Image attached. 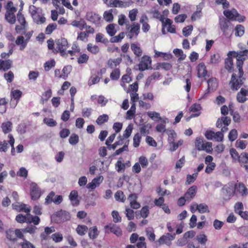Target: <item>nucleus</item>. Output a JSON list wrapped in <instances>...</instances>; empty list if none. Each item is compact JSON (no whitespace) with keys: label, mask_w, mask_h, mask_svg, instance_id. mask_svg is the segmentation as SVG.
<instances>
[{"label":"nucleus","mask_w":248,"mask_h":248,"mask_svg":"<svg viewBox=\"0 0 248 248\" xmlns=\"http://www.w3.org/2000/svg\"><path fill=\"white\" fill-rule=\"evenodd\" d=\"M230 154L232 159V162L239 163L240 166L248 172V153L243 152L239 155L235 149L232 148L230 149Z\"/></svg>","instance_id":"obj_1"},{"label":"nucleus","mask_w":248,"mask_h":248,"mask_svg":"<svg viewBox=\"0 0 248 248\" xmlns=\"http://www.w3.org/2000/svg\"><path fill=\"white\" fill-rule=\"evenodd\" d=\"M232 53L233 57L236 59V66L240 71V74H243V66L244 62L246 60L248 57V49H246L243 51H239V52L232 51L230 52Z\"/></svg>","instance_id":"obj_2"},{"label":"nucleus","mask_w":248,"mask_h":248,"mask_svg":"<svg viewBox=\"0 0 248 248\" xmlns=\"http://www.w3.org/2000/svg\"><path fill=\"white\" fill-rule=\"evenodd\" d=\"M243 74L241 75L240 71H238L237 76L234 73L232 75L229 85L232 90H238L243 85V80L245 79L243 78Z\"/></svg>","instance_id":"obj_3"},{"label":"nucleus","mask_w":248,"mask_h":248,"mask_svg":"<svg viewBox=\"0 0 248 248\" xmlns=\"http://www.w3.org/2000/svg\"><path fill=\"white\" fill-rule=\"evenodd\" d=\"M223 14L228 19L231 20H237L239 22H242L245 19V17L240 15L235 9H232L231 10H224Z\"/></svg>","instance_id":"obj_4"},{"label":"nucleus","mask_w":248,"mask_h":248,"mask_svg":"<svg viewBox=\"0 0 248 248\" xmlns=\"http://www.w3.org/2000/svg\"><path fill=\"white\" fill-rule=\"evenodd\" d=\"M68 47L67 41L66 39L62 38L56 41V48L53 50L54 53L60 52L62 56L66 54V50Z\"/></svg>","instance_id":"obj_5"},{"label":"nucleus","mask_w":248,"mask_h":248,"mask_svg":"<svg viewBox=\"0 0 248 248\" xmlns=\"http://www.w3.org/2000/svg\"><path fill=\"white\" fill-rule=\"evenodd\" d=\"M219 26L225 36L228 35L232 31L233 28L231 27V22L226 18H223L220 20Z\"/></svg>","instance_id":"obj_6"},{"label":"nucleus","mask_w":248,"mask_h":248,"mask_svg":"<svg viewBox=\"0 0 248 248\" xmlns=\"http://www.w3.org/2000/svg\"><path fill=\"white\" fill-rule=\"evenodd\" d=\"M152 60L150 57L144 55L138 65L139 69L140 71H143L151 67Z\"/></svg>","instance_id":"obj_7"},{"label":"nucleus","mask_w":248,"mask_h":248,"mask_svg":"<svg viewBox=\"0 0 248 248\" xmlns=\"http://www.w3.org/2000/svg\"><path fill=\"white\" fill-rule=\"evenodd\" d=\"M175 238V233L170 234V233H167L165 235L161 236L156 243H158V245L165 244L170 246L171 244V241L174 239Z\"/></svg>","instance_id":"obj_8"},{"label":"nucleus","mask_w":248,"mask_h":248,"mask_svg":"<svg viewBox=\"0 0 248 248\" xmlns=\"http://www.w3.org/2000/svg\"><path fill=\"white\" fill-rule=\"evenodd\" d=\"M106 233H108L109 232L113 233L117 236L122 235V231L118 226L115 224H109L105 226Z\"/></svg>","instance_id":"obj_9"},{"label":"nucleus","mask_w":248,"mask_h":248,"mask_svg":"<svg viewBox=\"0 0 248 248\" xmlns=\"http://www.w3.org/2000/svg\"><path fill=\"white\" fill-rule=\"evenodd\" d=\"M41 195V190L37 185L35 183H31L30 191L31 200L35 201L38 199L40 197Z\"/></svg>","instance_id":"obj_10"},{"label":"nucleus","mask_w":248,"mask_h":248,"mask_svg":"<svg viewBox=\"0 0 248 248\" xmlns=\"http://www.w3.org/2000/svg\"><path fill=\"white\" fill-rule=\"evenodd\" d=\"M197 76L199 78H203L206 79L208 76V71L205 63L203 62L199 63L196 67Z\"/></svg>","instance_id":"obj_11"},{"label":"nucleus","mask_w":248,"mask_h":248,"mask_svg":"<svg viewBox=\"0 0 248 248\" xmlns=\"http://www.w3.org/2000/svg\"><path fill=\"white\" fill-rule=\"evenodd\" d=\"M236 100L241 103H243L248 100V90L242 88L237 93Z\"/></svg>","instance_id":"obj_12"},{"label":"nucleus","mask_w":248,"mask_h":248,"mask_svg":"<svg viewBox=\"0 0 248 248\" xmlns=\"http://www.w3.org/2000/svg\"><path fill=\"white\" fill-rule=\"evenodd\" d=\"M140 25L138 23H134L131 26L130 31L126 32V34L129 39H132L133 37L138 36L140 32Z\"/></svg>","instance_id":"obj_13"},{"label":"nucleus","mask_w":248,"mask_h":248,"mask_svg":"<svg viewBox=\"0 0 248 248\" xmlns=\"http://www.w3.org/2000/svg\"><path fill=\"white\" fill-rule=\"evenodd\" d=\"M197 191V187L196 186H192L189 187L185 193L184 196L187 202L190 201L196 196Z\"/></svg>","instance_id":"obj_14"},{"label":"nucleus","mask_w":248,"mask_h":248,"mask_svg":"<svg viewBox=\"0 0 248 248\" xmlns=\"http://www.w3.org/2000/svg\"><path fill=\"white\" fill-rule=\"evenodd\" d=\"M12 206L14 209L18 212H24L26 213H30L31 212L30 207L24 203H17L13 204Z\"/></svg>","instance_id":"obj_15"},{"label":"nucleus","mask_w":248,"mask_h":248,"mask_svg":"<svg viewBox=\"0 0 248 248\" xmlns=\"http://www.w3.org/2000/svg\"><path fill=\"white\" fill-rule=\"evenodd\" d=\"M13 62L10 60H0V71L6 72L12 66Z\"/></svg>","instance_id":"obj_16"},{"label":"nucleus","mask_w":248,"mask_h":248,"mask_svg":"<svg viewBox=\"0 0 248 248\" xmlns=\"http://www.w3.org/2000/svg\"><path fill=\"white\" fill-rule=\"evenodd\" d=\"M231 122V119L230 117L228 116H223L221 118H218L216 123V126L217 128H221L224 125L225 126H228Z\"/></svg>","instance_id":"obj_17"},{"label":"nucleus","mask_w":248,"mask_h":248,"mask_svg":"<svg viewBox=\"0 0 248 248\" xmlns=\"http://www.w3.org/2000/svg\"><path fill=\"white\" fill-rule=\"evenodd\" d=\"M86 18L88 21L93 23L98 24L100 22L101 18L98 14L91 12L87 13Z\"/></svg>","instance_id":"obj_18"},{"label":"nucleus","mask_w":248,"mask_h":248,"mask_svg":"<svg viewBox=\"0 0 248 248\" xmlns=\"http://www.w3.org/2000/svg\"><path fill=\"white\" fill-rule=\"evenodd\" d=\"M234 187L242 196H246L248 194V189L242 182L235 184Z\"/></svg>","instance_id":"obj_19"},{"label":"nucleus","mask_w":248,"mask_h":248,"mask_svg":"<svg viewBox=\"0 0 248 248\" xmlns=\"http://www.w3.org/2000/svg\"><path fill=\"white\" fill-rule=\"evenodd\" d=\"M69 200L73 206H78L79 204V201L78 199V193L77 190H72L69 196Z\"/></svg>","instance_id":"obj_20"},{"label":"nucleus","mask_w":248,"mask_h":248,"mask_svg":"<svg viewBox=\"0 0 248 248\" xmlns=\"http://www.w3.org/2000/svg\"><path fill=\"white\" fill-rule=\"evenodd\" d=\"M202 107L199 104L195 103L193 104L189 108V111L195 113L191 115L190 117H196L200 115L201 114V109Z\"/></svg>","instance_id":"obj_21"},{"label":"nucleus","mask_w":248,"mask_h":248,"mask_svg":"<svg viewBox=\"0 0 248 248\" xmlns=\"http://www.w3.org/2000/svg\"><path fill=\"white\" fill-rule=\"evenodd\" d=\"M57 216L59 218L61 221L64 222L70 220L71 217L70 214L65 211L61 210L57 213Z\"/></svg>","instance_id":"obj_22"},{"label":"nucleus","mask_w":248,"mask_h":248,"mask_svg":"<svg viewBox=\"0 0 248 248\" xmlns=\"http://www.w3.org/2000/svg\"><path fill=\"white\" fill-rule=\"evenodd\" d=\"M55 232L53 227H46L45 228V231L40 234V238L42 240H46L48 238V235Z\"/></svg>","instance_id":"obj_23"},{"label":"nucleus","mask_w":248,"mask_h":248,"mask_svg":"<svg viewBox=\"0 0 248 248\" xmlns=\"http://www.w3.org/2000/svg\"><path fill=\"white\" fill-rule=\"evenodd\" d=\"M1 128L2 129V132L5 134H6L10 133L12 131L13 128V124L12 122L10 121L3 122L1 124Z\"/></svg>","instance_id":"obj_24"},{"label":"nucleus","mask_w":248,"mask_h":248,"mask_svg":"<svg viewBox=\"0 0 248 248\" xmlns=\"http://www.w3.org/2000/svg\"><path fill=\"white\" fill-rule=\"evenodd\" d=\"M208 89L210 91H215L218 86V82L216 78H211L207 80Z\"/></svg>","instance_id":"obj_25"},{"label":"nucleus","mask_w":248,"mask_h":248,"mask_svg":"<svg viewBox=\"0 0 248 248\" xmlns=\"http://www.w3.org/2000/svg\"><path fill=\"white\" fill-rule=\"evenodd\" d=\"M225 68L230 73L233 71V63L232 58L230 56L225 60Z\"/></svg>","instance_id":"obj_26"},{"label":"nucleus","mask_w":248,"mask_h":248,"mask_svg":"<svg viewBox=\"0 0 248 248\" xmlns=\"http://www.w3.org/2000/svg\"><path fill=\"white\" fill-rule=\"evenodd\" d=\"M121 58H116L114 59H109L108 61V65L109 68L110 69L117 68V66H118L121 62Z\"/></svg>","instance_id":"obj_27"},{"label":"nucleus","mask_w":248,"mask_h":248,"mask_svg":"<svg viewBox=\"0 0 248 248\" xmlns=\"http://www.w3.org/2000/svg\"><path fill=\"white\" fill-rule=\"evenodd\" d=\"M131 49L137 57L139 58L142 55V50L137 44H131Z\"/></svg>","instance_id":"obj_28"},{"label":"nucleus","mask_w":248,"mask_h":248,"mask_svg":"<svg viewBox=\"0 0 248 248\" xmlns=\"http://www.w3.org/2000/svg\"><path fill=\"white\" fill-rule=\"evenodd\" d=\"M87 50L92 54L96 55L100 51V48L97 45L89 43L87 45Z\"/></svg>","instance_id":"obj_29"},{"label":"nucleus","mask_w":248,"mask_h":248,"mask_svg":"<svg viewBox=\"0 0 248 248\" xmlns=\"http://www.w3.org/2000/svg\"><path fill=\"white\" fill-rule=\"evenodd\" d=\"M118 24L120 26H123L124 24L126 25L127 30H129L130 25L128 20L127 19L126 16L124 15H120L118 18Z\"/></svg>","instance_id":"obj_30"},{"label":"nucleus","mask_w":248,"mask_h":248,"mask_svg":"<svg viewBox=\"0 0 248 248\" xmlns=\"http://www.w3.org/2000/svg\"><path fill=\"white\" fill-rule=\"evenodd\" d=\"M161 120L162 123L157 124L155 129L158 132L164 133L166 130L165 124L168 122V119L167 118H165Z\"/></svg>","instance_id":"obj_31"},{"label":"nucleus","mask_w":248,"mask_h":248,"mask_svg":"<svg viewBox=\"0 0 248 248\" xmlns=\"http://www.w3.org/2000/svg\"><path fill=\"white\" fill-rule=\"evenodd\" d=\"M172 65L169 62H158L156 65V69L159 70L160 69H164L165 71H168L171 69Z\"/></svg>","instance_id":"obj_32"},{"label":"nucleus","mask_w":248,"mask_h":248,"mask_svg":"<svg viewBox=\"0 0 248 248\" xmlns=\"http://www.w3.org/2000/svg\"><path fill=\"white\" fill-rule=\"evenodd\" d=\"M52 96V91L51 89H48L46 92H45L43 94L41 99V103L42 104H44Z\"/></svg>","instance_id":"obj_33"},{"label":"nucleus","mask_w":248,"mask_h":248,"mask_svg":"<svg viewBox=\"0 0 248 248\" xmlns=\"http://www.w3.org/2000/svg\"><path fill=\"white\" fill-rule=\"evenodd\" d=\"M6 238L13 242L16 241L15 230L9 229L6 231Z\"/></svg>","instance_id":"obj_34"},{"label":"nucleus","mask_w":248,"mask_h":248,"mask_svg":"<svg viewBox=\"0 0 248 248\" xmlns=\"http://www.w3.org/2000/svg\"><path fill=\"white\" fill-rule=\"evenodd\" d=\"M71 24L74 27L78 28L81 30L85 28V27L86 26V22L82 19H81L79 21L76 20H74L72 21Z\"/></svg>","instance_id":"obj_35"},{"label":"nucleus","mask_w":248,"mask_h":248,"mask_svg":"<svg viewBox=\"0 0 248 248\" xmlns=\"http://www.w3.org/2000/svg\"><path fill=\"white\" fill-rule=\"evenodd\" d=\"M88 234L91 239H95L99 234V232L98 231L96 226L90 228L89 230Z\"/></svg>","instance_id":"obj_36"},{"label":"nucleus","mask_w":248,"mask_h":248,"mask_svg":"<svg viewBox=\"0 0 248 248\" xmlns=\"http://www.w3.org/2000/svg\"><path fill=\"white\" fill-rule=\"evenodd\" d=\"M15 12H6L5 17L6 20L11 24H14L16 22Z\"/></svg>","instance_id":"obj_37"},{"label":"nucleus","mask_w":248,"mask_h":248,"mask_svg":"<svg viewBox=\"0 0 248 248\" xmlns=\"http://www.w3.org/2000/svg\"><path fill=\"white\" fill-rule=\"evenodd\" d=\"M121 75L119 68H115L110 74V78L112 80H117L120 78Z\"/></svg>","instance_id":"obj_38"},{"label":"nucleus","mask_w":248,"mask_h":248,"mask_svg":"<svg viewBox=\"0 0 248 248\" xmlns=\"http://www.w3.org/2000/svg\"><path fill=\"white\" fill-rule=\"evenodd\" d=\"M88 230V228L87 226L84 225H78L76 230L78 235L83 236L85 234Z\"/></svg>","instance_id":"obj_39"},{"label":"nucleus","mask_w":248,"mask_h":248,"mask_svg":"<svg viewBox=\"0 0 248 248\" xmlns=\"http://www.w3.org/2000/svg\"><path fill=\"white\" fill-rule=\"evenodd\" d=\"M101 78L98 75L94 74L91 76L88 81V85L91 86L93 85L98 83L100 80Z\"/></svg>","instance_id":"obj_40"},{"label":"nucleus","mask_w":248,"mask_h":248,"mask_svg":"<svg viewBox=\"0 0 248 248\" xmlns=\"http://www.w3.org/2000/svg\"><path fill=\"white\" fill-rule=\"evenodd\" d=\"M108 116L107 114H104L98 117L96 120V123L99 125H101L107 122L108 120Z\"/></svg>","instance_id":"obj_41"},{"label":"nucleus","mask_w":248,"mask_h":248,"mask_svg":"<svg viewBox=\"0 0 248 248\" xmlns=\"http://www.w3.org/2000/svg\"><path fill=\"white\" fill-rule=\"evenodd\" d=\"M16 44L17 45H20V49L23 50L27 46V42L26 40H24V38L22 36H18L16 41Z\"/></svg>","instance_id":"obj_42"},{"label":"nucleus","mask_w":248,"mask_h":248,"mask_svg":"<svg viewBox=\"0 0 248 248\" xmlns=\"http://www.w3.org/2000/svg\"><path fill=\"white\" fill-rule=\"evenodd\" d=\"M104 2L108 6L112 7H117L118 4L123 3V1L119 0H103Z\"/></svg>","instance_id":"obj_43"},{"label":"nucleus","mask_w":248,"mask_h":248,"mask_svg":"<svg viewBox=\"0 0 248 248\" xmlns=\"http://www.w3.org/2000/svg\"><path fill=\"white\" fill-rule=\"evenodd\" d=\"M232 105H229V110L230 114L232 116L233 120L235 123L240 122V116L239 114L237 112H234L232 108Z\"/></svg>","instance_id":"obj_44"},{"label":"nucleus","mask_w":248,"mask_h":248,"mask_svg":"<svg viewBox=\"0 0 248 248\" xmlns=\"http://www.w3.org/2000/svg\"><path fill=\"white\" fill-rule=\"evenodd\" d=\"M112 9L109 11H106L103 14L104 19L107 22H111L113 19V16L112 14Z\"/></svg>","instance_id":"obj_45"},{"label":"nucleus","mask_w":248,"mask_h":248,"mask_svg":"<svg viewBox=\"0 0 248 248\" xmlns=\"http://www.w3.org/2000/svg\"><path fill=\"white\" fill-rule=\"evenodd\" d=\"M8 102L5 98L0 99V113L3 114L5 113L7 109V105Z\"/></svg>","instance_id":"obj_46"},{"label":"nucleus","mask_w":248,"mask_h":248,"mask_svg":"<svg viewBox=\"0 0 248 248\" xmlns=\"http://www.w3.org/2000/svg\"><path fill=\"white\" fill-rule=\"evenodd\" d=\"M235 35L236 36H242L245 32L244 27L242 25H237L235 29Z\"/></svg>","instance_id":"obj_47"},{"label":"nucleus","mask_w":248,"mask_h":248,"mask_svg":"<svg viewBox=\"0 0 248 248\" xmlns=\"http://www.w3.org/2000/svg\"><path fill=\"white\" fill-rule=\"evenodd\" d=\"M22 94V93L19 90H15L11 92V95L12 98L16 100V103L19 100L20 97H21Z\"/></svg>","instance_id":"obj_48"},{"label":"nucleus","mask_w":248,"mask_h":248,"mask_svg":"<svg viewBox=\"0 0 248 248\" xmlns=\"http://www.w3.org/2000/svg\"><path fill=\"white\" fill-rule=\"evenodd\" d=\"M95 41L97 43H102L103 44H106L108 42V39L105 37L104 34L101 33H98L96 35Z\"/></svg>","instance_id":"obj_49"},{"label":"nucleus","mask_w":248,"mask_h":248,"mask_svg":"<svg viewBox=\"0 0 248 248\" xmlns=\"http://www.w3.org/2000/svg\"><path fill=\"white\" fill-rule=\"evenodd\" d=\"M106 31L109 36H113L116 32L115 29V25L114 24H110L106 28Z\"/></svg>","instance_id":"obj_50"},{"label":"nucleus","mask_w":248,"mask_h":248,"mask_svg":"<svg viewBox=\"0 0 248 248\" xmlns=\"http://www.w3.org/2000/svg\"><path fill=\"white\" fill-rule=\"evenodd\" d=\"M238 137V132L236 129H232L228 134V139L231 142L234 141Z\"/></svg>","instance_id":"obj_51"},{"label":"nucleus","mask_w":248,"mask_h":248,"mask_svg":"<svg viewBox=\"0 0 248 248\" xmlns=\"http://www.w3.org/2000/svg\"><path fill=\"white\" fill-rule=\"evenodd\" d=\"M115 198L116 201L124 202L125 200V196L121 190L117 191L115 194Z\"/></svg>","instance_id":"obj_52"},{"label":"nucleus","mask_w":248,"mask_h":248,"mask_svg":"<svg viewBox=\"0 0 248 248\" xmlns=\"http://www.w3.org/2000/svg\"><path fill=\"white\" fill-rule=\"evenodd\" d=\"M32 18L35 23L37 24H43L46 22V19L43 16L39 14L35 15V16H33Z\"/></svg>","instance_id":"obj_53"},{"label":"nucleus","mask_w":248,"mask_h":248,"mask_svg":"<svg viewBox=\"0 0 248 248\" xmlns=\"http://www.w3.org/2000/svg\"><path fill=\"white\" fill-rule=\"evenodd\" d=\"M125 36V33L124 32H120L118 35L112 36V37L110 39V41L111 43H118L122 41V40L124 38Z\"/></svg>","instance_id":"obj_54"},{"label":"nucleus","mask_w":248,"mask_h":248,"mask_svg":"<svg viewBox=\"0 0 248 248\" xmlns=\"http://www.w3.org/2000/svg\"><path fill=\"white\" fill-rule=\"evenodd\" d=\"M197 208H198V211L200 213H204L206 212H209L208 206L207 205L204 203H200L199 204H197Z\"/></svg>","instance_id":"obj_55"},{"label":"nucleus","mask_w":248,"mask_h":248,"mask_svg":"<svg viewBox=\"0 0 248 248\" xmlns=\"http://www.w3.org/2000/svg\"><path fill=\"white\" fill-rule=\"evenodd\" d=\"M198 176V172L193 173L192 175L188 174L186 176V184L189 185L195 182Z\"/></svg>","instance_id":"obj_56"},{"label":"nucleus","mask_w":248,"mask_h":248,"mask_svg":"<svg viewBox=\"0 0 248 248\" xmlns=\"http://www.w3.org/2000/svg\"><path fill=\"white\" fill-rule=\"evenodd\" d=\"M89 59V57L85 53L81 54L78 58V62L79 64H83L86 63Z\"/></svg>","instance_id":"obj_57"},{"label":"nucleus","mask_w":248,"mask_h":248,"mask_svg":"<svg viewBox=\"0 0 248 248\" xmlns=\"http://www.w3.org/2000/svg\"><path fill=\"white\" fill-rule=\"evenodd\" d=\"M56 62L54 60H51L48 61L44 63V69L46 71H49L52 67H54L55 65Z\"/></svg>","instance_id":"obj_58"},{"label":"nucleus","mask_w":248,"mask_h":248,"mask_svg":"<svg viewBox=\"0 0 248 248\" xmlns=\"http://www.w3.org/2000/svg\"><path fill=\"white\" fill-rule=\"evenodd\" d=\"M115 168L118 172L124 171L125 169V164L120 160H118L116 164Z\"/></svg>","instance_id":"obj_59"},{"label":"nucleus","mask_w":248,"mask_h":248,"mask_svg":"<svg viewBox=\"0 0 248 248\" xmlns=\"http://www.w3.org/2000/svg\"><path fill=\"white\" fill-rule=\"evenodd\" d=\"M57 25L56 23L49 24L46 28L45 32L46 34H50L57 29Z\"/></svg>","instance_id":"obj_60"},{"label":"nucleus","mask_w":248,"mask_h":248,"mask_svg":"<svg viewBox=\"0 0 248 248\" xmlns=\"http://www.w3.org/2000/svg\"><path fill=\"white\" fill-rule=\"evenodd\" d=\"M37 228L32 225H29L25 228L23 229V231L24 233H29L30 234H34L36 232Z\"/></svg>","instance_id":"obj_61"},{"label":"nucleus","mask_w":248,"mask_h":248,"mask_svg":"<svg viewBox=\"0 0 248 248\" xmlns=\"http://www.w3.org/2000/svg\"><path fill=\"white\" fill-rule=\"evenodd\" d=\"M151 126L149 124H144L140 128V131L142 136H146L149 133V129Z\"/></svg>","instance_id":"obj_62"},{"label":"nucleus","mask_w":248,"mask_h":248,"mask_svg":"<svg viewBox=\"0 0 248 248\" xmlns=\"http://www.w3.org/2000/svg\"><path fill=\"white\" fill-rule=\"evenodd\" d=\"M247 144L248 142L246 140H238L235 142V147L237 148L244 150L246 148Z\"/></svg>","instance_id":"obj_63"},{"label":"nucleus","mask_w":248,"mask_h":248,"mask_svg":"<svg viewBox=\"0 0 248 248\" xmlns=\"http://www.w3.org/2000/svg\"><path fill=\"white\" fill-rule=\"evenodd\" d=\"M3 77L7 82L11 83L14 79V74L11 71L4 74Z\"/></svg>","instance_id":"obj_64"}]
</instances>
